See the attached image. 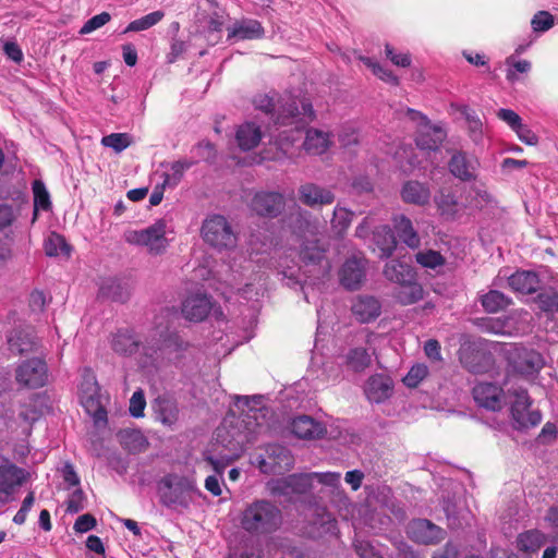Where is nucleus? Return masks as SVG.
I'll list each match as a JSON object with an SVG mask.
<instances>
[{
    "label": "nucleus",
    "instance_id": "obj_42",
    "mask_svg": "<svg viewBox=\"0 0 558 558\" xmlns=\"http://www.w3.org/2000/svg\"><path fill=\"white\" fill-rule=\"evenodd\" d=\"M120 442L129 451H142L146 447V438L137 429H122L119 433Z\"/></svg>",
    "mask_w": 558,
    "mask_h": 558
},
{
    "label": "nucleus",
    "instance_id": "obj_50",
    "mask_svg": "<svg viewBox=\"0 0 558 558\" xmlns=\"http://www.w3.org/2000/svg\"><path fill=\"white\" fill-rule=\"evenodd\" d=\"M536 303L541 311L549 314L558 312V291L545 290L537 295Z\"/></svg>",
    "mask_w": 558,
    "mask_h": 558
},
{
    "label": "nucleus",
    "instance_id": "obj_21",
    "mask_svg": "<svg viewBox=\"0 0 558 558\" xmlns=\"http://www.w3.org/2000/svg\"><path fill=\"white\" fill-rule=\"evenodd\" d=\"M478 167L477 158L463 151L454 153L448 163L451 174L463 182L475 180Z\"/></svg>",
    "mask_w": 558,
    "mask_h": 558
},
{
    "label": "nucleus",
    "instance_id": "obj_38",
    "mask_svg": "<svg viewBox=\"0 0 558 558\" xmlns=\"http://www.w3.org/2000/svg\"><path fill=\"white\" fill-rule=\"evenodd\" d=\"M546 535L539 530H529L517 537V547L525 554H536L546 543Z\"/></svg>",
    "mask_w": 558,
    "mask_h": 558
},
{
    "label": "nucleus",
    "instance_id": "obj_8",
    "mask_svg": "<svg viewBox=\"0 0 558 558\" xmlns=\"http://www.w3.org/2000/svg\"><path fill=\"white\" fill-rule=\"evenodd\" d=\"M510 399V414L513 426L517 429H527L537 426L542 422V413L531 410L532 400L523 388H514L508 391Z\"/></svg>",
    "mask_w": 558,
    "mask_h": 558
},
{
    "label": "nucleus",
    "instance_id": "obj_33",
    "mask_svg": "<svg viewBox=\"0 0 558 558\" xmlns=\"http://www.w3.org/2000/svg\"><path fill=\"white\" fill-rule=\"evenodd\" d=\"M539 277L530 270H518L508 278L510 288L521 294H532L539 287Z\"/></svg>",
    "mask_w": 558,
    "mask_h": 558
},
{
    "label": "nucleus",
    "instance_id": "obj_41",
    "mask_svg": "<svg viewBox=\"0 0 558 558\" xmlns=\"http://www.w3.org/2000/svg\"><path fill=\"white\" fill-rule=\"evenodd\" d=\"M33 195H34V219H36L39 210L49 211L51 209V201L49 192L46 185L40 180L33 182Z\"/></svg>",
    "mask_w": 558,
    "mask_h": 558
},
{
    "label": "nucleus",
    "instance_id": "obj_23",
    "mask_svg": "<svg viewBox=\"0 0 558 558\" xmlns=\"http://www.w3.org/2000/svg\"><path fill=\"white\" fill-rule=\"evenodd\" d=\"M298 193L300 202L312 208L330 205L335 202V194L331 190L312 182L302 184Z\"/></svg>",
    "mask_w": 558,
    "mask_h": 558
},
{
    "label": "nucleus",
    "instance_id": "obj_14",
    "mask_svg": "<svg viewBox=\"0 0 558 558\" xmlns=\"http://www.w3.org/2000/svg\"><path fill=\"white\" fill-rule=\"evenodd\" d=\"M512 369L526 379H533L545 365L543 355L524 347L515 348L509 357Z\"/></svg>",
    "mask_w": 558,
    "mask_h": 558
},
{
    "label": "nucleus",
    "instance_id": "obj_4",
    "mask_svg": "<svg viewBox=\"0 0 558 558\" xmlns=\"http://www.w3.org/2000/svg\"><path fill=\"white\" fill-rule=\"evenodd\" d=\"M287 250L283 252L289 256H298L299 262L296 264L298 275L288 267L289 274L284 272L286 276L298 277L302 275L305 280L313 279L322 280L327 277L331 270V262L329 258L330 251L326 250L325 246H284ZM330 246H327L329 248Z\"/></svg>",
    "mask_w": 558,
    "mask_h": 558
},
{
    "label": "nucleus",
    "instance_id": "obj_20",
    "mask_svg": "<svg viewBox=\"0 0 558 558\" xmlns=\"http://www.w3.org/2000/svg\"><path fill=\"white\" fill-rule=\"evenodd\" d=\"M132 283L129 278L104 277L98 282V296L116 302H125L131 293Z\"/></svg>",
    "mask_w": 558,
    "mask_h": 558
},
{
    "label": "nucleus",
    "instance_id": "obj_40",
    "mask_svg": "<svg viewBox=\"0 0 558 558\" xmlns=\"http://www.w3.org/2000/svg\"><path fill=\"white\" fill-rule=\"evenodd\" d=\"M192 166V161L182 160H178L170 163L169 170L165 171L162 174V189L177 186L180 183L181 179L183 178L185 170L190 169Z\"/></svg>",
    "mask_w": 558,
    "mask_h": 558
},
{
    "label": "nucleus",
    "instance_id": "obj_3",
    "mask_svg": "<svg viewBox=\"0 0 558 558\" xmlns=\"http://www.w3.org/2000/svg\"><path fill=\"white\" fill-rule=\"evenodd\" d=\"M379 257L389 258L397 255V258L390 259L385 268V277L397 284L399 290L396 293L397 301L402 305H411L423 299V288L416 281V274L412 265V256L402 253L405 246H379Z\"/></svg>",
    "mask_w": 558,
    "mask_h": 558
},
{
    "label": "nucleus",
    "instance_id": "obj_60",
    "mask_svg": "<svg viewBox=\"0 0 558 558\" xmlns=\"http://www.w3.org/2000/svg\"><path fill=\"white\" fill-rule=\"evenodd\" d=\"M111 16L108 12H101L100 14L90 17L81 28L80 34H89L110 21Z\"/></svg>",
    "mask_w": 558,
    "mask_h": 558
},
{
    "label": "nucleus",
    "instance_id": "obj_32",
    "mask_svg": "<svg viewBox=\"0 0 558 558\" xmlns=\"http://www.w3.org/2000/svg\"><path fill=\"white\" fill-rule=\"evenodd\" d=\"M331 144V133L314 128L306 130L303 148L307 154L320 156L329 149Z\"/></svg>",
    "mask_w": 558,
    "mask_h": 558
},
{
    "label": "nucleus",
    "instance_id": "obj_52",
    "mask_svg": "<svg viewBox=\"0 0 558 558\" xmlns=\"http://www.w3.org/2000/svg\"><path fill=\"white\" fill-rule=\"evenodd\" d=\"M555 25V17L548 11L536 12L531 20V27L535 33H545Z\"/></svg>",
    "mask_w": 558,
    "mask_h": 558
},
{
    "label": "nucleus",
    "instance_id": "obj_13",
    "mask_svg": "<svg viewBox=\"0 0 558 558\" xmlns=\"http://www.w3.org/2000/svg\"><path fill=\"white\" fill-rule=\"evenodd\" d=\"M15 379L19 385L36 389L44 387L48 380V367L39 357L23 361L15 369Z\"/></svg>",
    "mask_w": 558,
    "mask_h": 558
},
{
    "label": "nucleus",
    "instance_id": "obj_25",
    "mask_svg": "<svg viewBox=\"0 0 558 558\" xmlns=\"http://www.w3.org/2000/svg\"><path fill=\"white\" fill-rule=\"evenodd\" d=\"M351 311L357 322L365 324L375 320L380 315L381 304L374 296L359 295L353 300Z\"/></svg>",
    "mask_w": 558,
    "mask_h": 558
},
{
    "label": "nucleus",
    "instance_id": "obj_27",
    "mask_svg": "<svg viewBox=\"0 0 558 558\" xmlns=\"http://www.w3.org/2000/svg\"><path fill=\"white\" fill-rule=\"evenodd\" d=\"M291 432L301 439H318L326 434L323 423L308 415H300L292 420Z\"/></svg>",
    "mask_w": 558,
    "mask_h": 558
},
{
    "label": "nucleus",
    "instance_id": "obj_55",
    "mask_svg": "<svg viewBox=\"0 0 558 558\" xmlns=\"http://www.w3.org/2000/svg\"><path fill=\"white\" fill-rule=\"evenodd\" d=\"M483 357H484V353H482L480 351L469 353L468 350H462L460 352L461 363L471 373H481L483 371V367L480 364L474 363L475 360L477 361Z\"/></svg>",
    "mask_w": 558,
    "mask_h": 558
},
{
    "label": "nucleus",
    "instance_id": "obj_51",
    "mask_svg": "<svg viewBox=\"0 0 558 558\" xmlns=\"http://www.w3.org/2000/svg\"><path fill=\"white\" fill-rule=\"evenodd\" d=\"M364 64L367 65L369 69H372V72L374 75H376L378 78L383 80L384 82H387L392 85L399 84V78L397 75L392 73L391 70L388 68L381 65L380 63L372 60L371 58H363L362 59Z\"/></svg>",
    "mask_w": 558,
    "mask_h": 558
},
{
    "label": "nucleus",
    "instance_id": "obj_11",
    "mask_svg": "<svg viewBox=\"0 0 558 558\" xmlns=\"http://www.w3.org/2000/svg\"><path fill=\"white\" fill-rule=\"evenodd\" d=\"M255 463L264 474H281L292 468L293 457L283 446L268 445L265 454L255 458Z\"/></svg>",
    "mask_w": 558,
    "mask_h": 558
},
{
    "label": "nucleus",
    "instance_id": "obj_63",
    "mask_svg": "<svg viewBox=\"0 0 558 558\" xmlns=\"http://www.w3.org/2000/svg\"><path fill=\"white\" fill-rule=\"evenodd\" d=\"M497 117L507 123L512 131H514L521 123V117L511 109L501 108L497 111Z\"/></svg>",
    "mask_w": 558,
    "mask_h": 558
},
{
    "label": "nucleus",
    "instance_id": "obj_19",
    "mask_svg": "<svg viewBox=\"0 0 558 558\" xmlns=\"http://www.w3.org/2000/svg\"><path fill=\"white\" fill-rule=\"evenodd\" d=\"M40 415V410L31 400L27 403L21 404L17 416L8 418L5 425L11 432L20 430L27 438L32 434L34 423L39 420Z\"/></svg>",
    "mask_w": 558,
    "mask_h": 558
},
{
    "label": "nucleus",
    "instance_id": "obj_22",
    "mask_svg": "<svg viewBox=\"0 0 558 558\" xmlns=\"http://www.w3.org/2000/svg\"><path fill=\"white\" fill-rule=\"evenodd\" d=\"M393 381L385 374H374L364 384V393L372 403H383L391 397Z\"/></svg>",
    "mask_w": 558,
    "mask_h": 558
},
{
    "label": "nucleus",
    "instance_id": "obj_39",
    "mask_svg": "<svg viewBox=\"0 0 558 558\" xmlns=\"http://www.w3.org/2000/svg\"><path fill=\"white\" fill-rule=\"evenodd\" d=\"M344 361L349 369L360 373L371 365L372 355L366 348L354 347L349 349L344 356Z\"/></svg>",
    "mask_w": 558,
    "mask_h": 558
},
{
    "label": "nucleus",
    "instance_id": "obj_29",
    "mask_svg": "<svg viewBox=\"0 0 558 558\" xmlns=\"http://www.w3.org/2000/svg\"><path fill=\"white\" fill-rule=\"evenodd\" d=\"M435 204L440 216L446 220H456L465 211L463 203L459 202L450 191L441 190L435 196Z\"/></svg>",
    "mask_w": 558,
    "mask_h": 558
},
{
    "label": "nucleus",
    "instance_id": "obj_61",
    "mask_svg": "<svg viewBox=\"0 0 558 558\" xmlns=\"http://www.w3.org/2000/svg\"><path fill=\"white\" fill-rule=\"evenodd\" d=\"M386 57L397 66L409 68L411 65V54L397 52L389 44L385 46Z\"/></svg>",
    "mask_w": 558,
    "mask_h": 558
},
{
    "label": "nucleus",
    "instance_id": "obj_58",
    "mask_svg": "<svg viewBox=\"0 0 558 558\" xmlns=\"http://www.w3.org/2000/svg\"><path fill=\"white\" fill-rule=\"evenodd\" d=\"M416 260L426 268H436L444 264V257L438 252L432 250L425 253H417Z\"/></svg>",
    "mask_w": 558,
    "mask_h": 558
},
{
    "label": "nucleus",
    "instance_id": "obj_26",
    "mask_svg": "<svg viewBox=\"0 0 558 558\" xmlns=\"http://www.w3.org/2000/svg\"><path fill=\"white\" fill-rule=\"evenodd\" d=\"M27 473L24 469L5 461L0 464V493L12 495L26 480Z\"/></svg>",
    "mask_w": 558,
    "mask_h": 558
},
{
    "label": "nucleus",
    "instance_id": "obj_53",
    "mask_svg": "<svg viewBox=\"0 0 558 558\" xmlns=\"http://www.w3.org/2000/svg\"><path fill=\"white\" fill-rule=\"evenodd\" d=\"M317 518L314 521V524L319 525L325 533H336L337 530V521L325 508L316 509Z\"/></svg>",
    "mask_w": 558,
    "mask_h": 558
},
{
    "label": "nucleus",
    "instance_id": "obj_18",
    "mask_svg": "<svg viewBox=\"0 0 558 558\" xmlns=\"http://www.w3.org/2000/svg\"><path fill=\"white\" fill-rule=\"evenodd\" d=\"M366 259L353 255L348 258L339 270L340 283L348 290H357L366 277Z\"/></svg>",
    "mask_w": 558,
    "mask_h": 558
},
{
    "label": "nucleus",
    "instance_id": "obj_54",
    "mask_svg": "<svg viewBox=\"0 0 558 558\" xmlns=\"http://www.w3.org/2000/svg\"><path fill=\"white\" fill-rule=\"evenodd\" d=\"M304 475L311 476V488L313 487V483L316 480L319 484L329 486V487H338L340 484V473L337 472H312L304 473Z\"/></svg>",
    "mask_w": 558,
    "mask_h": 558
},
{
    "label": "nucleus",
    "instance_id": "obj_36",
    "mask_svg": "<svg viewBox=\"0 0 558 558\" xmlns=\"http://www.w3.org/2000/svg\"><path fill=\"white\" fill-rule=\"evenodd\" d=\"M8 344L12 352L24 354L36 347V338L31 329H14L8 337Z\"/></svg>",
    "mask_w": 558,
    "mask_h": 558
},
{
    "label": "nucleus",
    "instance_id": "obj_5",
    "mask_svg": "<svg viewBox=\"0 0 558 558\" xmlns=\"http://www.w3.org/2000/svg\"><path fill=\"white\" fill-rule=\"evenodd\" d=\"M157 494L162 506L172 510H184L191 506L194 495L199 492L193 478L168 473L157 483Z\"/></svg>",
    "mask_w": 558,
    "mask_h": 558
},
{
    "label": "nucleus",
    "instance_id": "obj_30",
    "mask_svg": "<svg viewBox=\"0 0 558 558\" xmlns=\"http://www.w3.org/2000/svg\"><path fill=\"white\" fill-rule=\"evenodd\" d=\"M446 136L447 133L441 126L428 124L417 130L415 143L421 150L435 151L441 146Z\"/></svg>",
    "mask_w": 558,
    "mask_h": 558
},
{
    "label": "nucleus",
    "instance_id": "obj_64",
    "mask_svg": "<svg viewBox=\"0 0 558 558\" xmlns=\"http://www.w3.org/2000/svg\"><path fill=\"white\" fill-rule=\"evenodd\" d=\"M3 52L10 60L17 64H20L24 59L21 47L16 41L13 40H8L3 44Z\"/></svg>",
    "mask_w": 558,
    "mask_h": 558
},
{
    "label": "nucleus",
    "instance_id": "obj_24",
    "mask_svg": "<svg viewBox=\"0 0 558 558\" xmlns=\"http://www.w3.org/2000/svg\"><path fill=\"white\" fill-rule=\"evenodd\" d=\"M265 36L262 23L254 19H242L235 21L228 27V39L253 40Z\"/></svg>",
    "mask_w": 558,
    "mask_h": 558
},
{
    "label": "nucleus",
    "instance_id": "obj_6",
    "mask_svg": "<svg viewBox=\"0 0 558 558\" xmlns=\"http://www.w3.org/2000/svg\"><path fill=\"white\" fill-rule=\"evenodd\" d=\"M241 526L250 534L263 535L277 531L282 523L281 510L271 501L258 499L243 510Z\"/></svg>",
    "mask_w": 558,
    "mask_h": 558
},
{
    "label": "nucleus",
    "instance_id": "obj_56",
    "mask_svg": "<svg viewBox=\"0 0 558 558\" xmlns=\"http://www.w3.org/2000/svg\"><path fill=\"white\" fill-rule=\"evenodd\" d=\"M85 507V495L80 487H76L66 500V511L69 513H77Z\"/></svg>",
    "mask_w": 558,
    "mask_h": 558
},
{
    "label": "nucleus",
    "instance_id": "obj_1",
    "mask_svg": "<svg viewBox=\"0 0 558 558\" xmlns=\"http://www.w3.org/2000/svg\"><path fill=\"white\" fill-rule=\"evenodd\" d=\"M257 110L270 114L272 124L268 128L269 142L284 155L300 140L302 130L315 119L313 105L306 97L282 95L277 101L268 95L254 98Z\"/></svg>",
    "mask_w": 558,
    "mask_h": 558
},
{
    "label": "nucleus",
    "instance_id": "obj_28",
    "mask_svg": "<svg viewBox=\"0 0 558 558\" xmlns=\"http://www.w3.org/2000/svg\"><path fill=\"white\" fill-rule=\"evenodd\" d=\"M391 238L387 239V244H417L418 236L414 230L412 221L404 215L393 218V231L390 229Z\"/></svg>",
    "mask_w": 558,
    "mask_h": 558
},
{
    "label": "nucleus",
    "instance_id": "obj_7",
    "mask_svg": "<svg viewBox=\"0 0 558 558\" xmlns=\"http://www.w3.org/2000/svg\"><path fill=\"white\" fill-rule=\"evenodd\" d=\"M78 396L82 407L93 417L95 425H105L107 423V411L102 404L96 376L90 368H84L81 373Z\"/></svg>",
    "mask_w": 558,
    "mask_h": 558
},
{
    "label": "nucleus",
    "instance_id": "obj_44",
    "mask_svg": "<svg viewBox=\"0 0 558 558\" xmlns=\"http://www.w3.org/2000/svg\"><path fill=\"white\" fill-rule=\"evenodd\" d=\"M163 16L165 12L161 10L148 13L137 20L132 21L122 32V34L146 31L158 24L163 19Z\"/></svg>",
    "mask_w": 558,
    "mask_h": 558
},
{
    "label": "nucleus",
    "instance_id": "obj_49",
    "mask_svg": "<svg viewBox=\"0 0 558 558\" xmlns=\"http://www.w3.org/2000/svg\"><path fill=\"white\" fill-rule=\"evenodd\" d=\"M353 213L349 209L340 206H336L333 209V217L331 219L332 229L341 234L344 232L351 223Z\"/></svg>",
    "mask_w": 558,
    "mask_h": 558
},
{
    "label": "nucleus",
    "instance_id": "obj_46",
    "mask_svg": "<svg viewBox=\"0 0 558 558\" xmlns=\"http://www.w3.org/2000/svg\"><path fill=\"white\" fill-rule=\"evenodd\" d=\"M462 113L468 122V129L473 142L480 143L483 138V123L476 112L468 107L464 108Z\"/></svg>",
    "mask_w": 558,
    "mask_h": 558
},
{
    "label": "nucleus",
    "instance_id": "obj_35",
    "mask_svg": "<svg viewBox=\"0 0 558 558\" xmlns=\"http://www.w3.org/2000/svg\"><path fill=\"white\" fill-rule=\"evenodd\" d=\"M403 202L418 206L426 205L430 199L429 187L418 181H408L401 190Z\"/></svg>",
    "mask_w": 558,
    "mask_h": 558
},
{
    "label": "nucleus",
    "instance_id": "obj_47",
    "mask_svg": "<svg viewBox=\"0 0 558 558\" xmlns=\"http://www.w3.org/2000/svg\"><path fill=\"white\" fill-rule=\"evenodd\" d=\"M428 367L424 363L414 364L403 377V384L409 388H416L427 376Z\"/></svg>",
    "mask_w": 558,
    "mask_h": 558
},
{
    "label": "nucleus",
    "instance_id": "obj_57",
    "mask_svg": "<svg viewBox=\"0 0 558 558\" xmlns=\"http://www.w3.org/2000/svg\"><path fill=\"white\" fill-rule=\"evenodd\" d=\"M507 64L511 68L507 71V80L511 83L515 82L518 80L517 73H527L531 70V62L527 60H519L515 62H512L511 58L507 59Z\"/></svg>",
    "mask_w": 558,
    "mask_h": 558
},
{
    "label": "nucleus",
    "instance_id": "obj_48",
    "mask_svg": "<svg viewBox=\"0 0 558 558\" xmlns=\"http://www.w3.org/2000/svg\"><path fill=\"white\" fill-rule=\"evenodd\" d=\"M131 143L132 140L128 133H111L101 138V144L105 147L112 148L116 153L123 151Z\"/></svg>",
    "mask_w": 558,
    "mask_h": 558
},
{
    "label": "nucleus",
    "instance_id": "obj_15",
    "mask_svg": "<svg viewBox=\"0 0 558 558\" xmlns=\"http://www.w3.org/2000/svg\"><path fill=\"white\" fill-rule=\"evenodd\" d=\"M408 536L415 543L433 545L441 542L446 532L426 519H416L409 523Z\"/></svg>",
    "mask_w": 558,
    "mask_h": 558
},
{
    "label": "nucleus",
    "instance_id": "obj_43",
    "mask_svg": "<svg viewBox=\"0 0 558 558\" xmlns=\"http://www.w3.org/2000/svg\"><path fill=\"white\" fill-rule=\"evenodd\" d=\"M481 302L485 311L497 313L505 310L511 303V300L500 291L490 290L482 296Z\"/></svg>",
    "mask_w": 558,
    "mask_h": 558
},
{
    "label": "nucleus",
    "instance_id": "obj_2",
    "mask_svg": "<svg viewBox=\"0 0 558 558\" xmlns=\"http://www.w3.org/2000/svg\"><path fill=\"white\" fill-rule=\"evenodd\" d=\"M162 313L167 317V324L158 323L150 332L145 344L136 339L131 329H119L111 338V349L122 356H131L142 351L144 359L140 363L145 366L158 360L170 359L171 354L183 349V341L175 332L170 331L169 322L178 316L174 307H166Z\"/></svg>",
    "mask_w": 558,
    "mask_h": 558
},
{
    "label": "nucleus",
    "instance_id": "obj_16",
    "mask_svg": "<svg viewBox=\"0 0 558 558\" xmlns=\"http://www.w3.org/2000/svg\"><path fill=\"white\" fill-rule=\"evenodd\" d=\"M472 395L478 407L490 411H499L506 403L502 388L493 383H477Z\"/></svg>",
    "mask_w": 558,
    "mask_h": 558
},
{
    "label": "nucleus",
    "instance_id": "obj_17",
    "mask_svg": "<svg viewBox=\"0 0 558 558\" xmlns=\"http://www.w3.org/2000/svg\"><path fill=\"white\" fill-rule=\"evenodd\" d=\"M250 208L258 216L275 218L283 210L284 198L278 192H257L251 199Z\"/></svg>",
    "mask_w": 558,
    "mask_h": 558
},
{
    "label": "nucleus",
    "instance_id": "obj_9",
    "mask_svg": "<svg viewBox=\"0 0 558 558\" xmlns=\"http://www.w3.org/2000/svg\"><path fill=\"white\" fill-rule=\"evenodd\" d=\"M266 488L271 496L284 501H292L294 497L311 490V476L301 473L271 478L266 483Z\"/></svg>",
    "mask_w": 558,
    "mask_h": 558
},
{
    "label": "nucleus",
    "instance_id": "obj_10",
    "mask_svg": "<svg viewBox=\"0 0 558 558\" xmlns=\"http://www.w3.org/2000/svg\"><path fill=\"white\" fill-rule=\"evenodd\" d=\"M201 234L205 244H233L238 241L228 219L218 214L209 215L203 221Z\"/></svg>",
    "mask_w": 558,
    "mask_h": 558
},
{
    "label": "nucleus",
    "instance_id": "obj_12",
    "mask_svg": "<svg viewBox=\"0 0 558 558\" xmlns=\"http://www.w3.org/2000/svg\"><path fill=\"white\" fill-rule=\"evenodd\" d=\"M213 312L216 319L223 318V312L220 307H215L210 298L206 293L197 292L191 294L182 302L181 314L190 322H202Z\"/></svg>",
    "mask_w": 558,
    "mask_h": 558
},
{
    "label": "nucleus",
    "instance_id": "obj_31",
    "mask_svg": "<svg viewBox=\"0 0 558 558\" xmlns=\"http://www.w3.org/2000/svg\"><path fill=\"white\" fill-rule=\"evenodd\" d=\"M355 234L361 240H367L372 234L373 244H387V239L391 238L390 227L388 225H376L372 217H365L362 220Z\"/></svg>",
    "mask_w": 558,
    "mask_h": 558
},
{
    "label": "nucleus",
    "instance_id": "obj_34",
    "mask_svg": "<svg viewBox=\"0 0 558 558\" xmlns=\"http://www.w3.org/2000/svg\"><path fill=\"white\" fill-rule=\"evenodd\" d=\"M171 232L168 228V223L165 219H159L151 226L135 232V241L137 244H156L162 240L170 242L173 239L168 238V233Z\"/></svg>",
    "mask_w": 558,
    "mask_h": 558
},
{
    "label": "nucleus",
    "instance_id": "obj_59",
    "mask_svg": "<svg viewBox=\"0 0 558 558\" xmlns=\"http://www.w3.org/2000/svg\"><path fill=\"white\" fill-rule=\"evenodd\" d=\"M146 407V400L144 392L142 390H136L133 392L130 399L129 411L133 417H142L144 416V410Z\"/></svg>",
    "mask_w": 558,
    "mask_h": 558
},
{
    "label": "nucleus",
    "instance_id": "obj_37",
    "mask_svg": "<svg viewBox=\"0 0 558 558\" xmlns=\"http://www.w3.org/2000/svg\"><path fill=\"white\" fill-rule=\"evenodd\" d=\"M235 137L242 150H251L259 144L262 131L255 123L246 122L238 129Z\"/></svg>",
    "mask_w": 558,
    "mask_h": 558
},
{
    "label": "nucleus",
    "instance_id": "obj_62",
    "mask_svg": "<svg viewBox=\"0 0 558 558\" xmlns=\"http://www.w3.org/2000/svg\"><path fill=\"white\" fill-rule=\"evenodd\" d=\"M16 219V214L9 204H0V231L10 228Z\"/></svg>",
    "mask_w": 558,
    "mask_h": 558
},
{
    "label": "nucleus",
    "instance_id": "obj_45",
    "mask_svg": "<svg viewBox=\"0 0 558 558\" xmlns=\"http://www.w3.org/2000/svg\"><path fill=\"white\" fill-rule=\"evenodd\" d=\"M156 412L157 420L166 426H172L178 421V408L171 401H159Z\"/></svg>",
    "mask_w": 558,
    "mask_h": 558
}]
</instances>
